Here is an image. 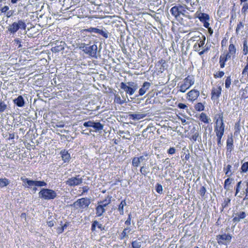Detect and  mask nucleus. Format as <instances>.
Listing matches in <instances>:
<instances>
[{"label":"nucleus","instance_id":"f257e3e1","mask_svg":"<svg viewBox=\"0 0 248 248\" xmlns=\"http://www.w3.org/2000/svg\"><path fill=\"white\" fill-rule=\"evenodd\" d=\"M218 118L220 119V126H216L215 127V131L217 138V145L221 147L222 145L221 140L224 134L225 125L223 123V113H221L218 115Z\"/></svg>","mask_w":248,"mask_h":248},{"label":"nucleus","instance_id":"f03ea898","mask_svg":"<svg viewBox=\"0 0 248 248\" xmlns=\"http://www.w3.org/2000/svg\"><path fill=\"white\" fill-rule=\"evenodd\" d=\"M39 197L45 200H53L57 197V193L53 190L43 188L39 192Z\"/></svg>","mask_w":248,"mask_h":248},{"label":"nucleus","instance_id":"7ed1b4c3","mask_svg":"<svg viewBox=\"0 0 248 248\" xmlns=\"http://www.w3.org/2000/svg\"><path fill=\"white\" fill-rule=\"evenodd\" d=\"M120 87L129 95H133L138 88L136 84L131 82H128L127 83L122 82Z\"/></svg>","mask_w":248,"mask_h":248},{"label":"nucleus","instance_id":"20e7f679","mask_svg":"<svg viewBox=\"0 0 248 248\" xmlns=\"http://www.w3.org/2000/svg\"><path fill=\"white\" fill-rule=\"evenodd\" d=\"M21 179L23 182L28 185L26 186L28 188H32L33 186L36 187L46 186L47 185V184L44 181L32 180L23 177H21Z\"/></svg>","mask_w":248,"mask_h":248},{"label":"nucleus","instance_id":"39448f33","mask_svg":"<svg viewBox=\"0 0 248 248\" xmlns=\"http://www.w3.org/2000/svg\"><path fill=\"white\" fill-rule=\"evenodd\" d=\"M26 28V25L25 22L22 20H19L18 22H15L11 25H9L8 27V30L11 33H16L19 28L25 30Z\"/></svg>","mask_w":248,"mask_h":248},{"label":"nucleus","instance_id":"423d86ee","mask_svg":"<svg viewBox=\"0 0 248 248\" xmlns=\"http://www.w3.org/2000/svg\"><path fill=\"white\" fill-rule=\"evenodd\" d=\"M184 82L180 86L179 91L182 93H185L194 83V78L189 76L184 79Z\"/></svg>","mask_w":248,"mask_h":248},{"label":"nucleus","instance_id":"0eeeda50","mask_svg":"<svg viewBox=\"0 0 248 248\" xmlns=\"http://www.w3.org/2000/svg\"><path fill=\"white\" fill-rule=\"evenodd\" d=\"M91 203L90 199L87 198H83L78 199L77 201L74 202L73 205L77 208H80L84 209L88 207Z\"/></svg>","mask_w":248,"mask_h":248},{"label":"nucleus","instance_id":"6e6552de","mask_svg":"<svg viewBox=\"0 0 248 248\" xmlns=\"http://www.w3.org/2000/svg\"><path fill=\"white\" fill-rule=\"evenodd\" d=\"M232 239V236L230 234H223L217 236V240L219 245L227 246L229 244Z\"/></svg>","mask_w":248,"mask_h":248},{"label":"nucleus","instance_id":"1a4fd4ad","mask_svg":"<svg viewBox=\"0 0 248 248\" xmlns=\"http://www.w3.org/2000/svg\"><path fill=\"white\" fill-rule=\"evenodd\" d=\"M82 178L78 175L68 178L65 183L70 186H75L80 185L82 183Z\"/></svg>","mask_w":248,"mask_h":248},{"label":"nucleus","instance_id":"9d476101","mask_svg":"<svg viewBox=\"0 0 248 248\" xmlns=\"http://www.w3.org/2000/svg\"><path fill=\"white\" fill-rule=\"evenodd\" d=\"M97 46L95 44H93L92 46H88L87 48L85 49V50H84V53L86 54L89 55L91 57L97 58Z\"/></svg>","mask_w":248,"mask_h":248},{"label":"nucleus","instance_id":"9b49d317","mask_svg":"<svg viewBox=\"0 0 248 248\" xmlns=\"http://www.w3.org/2000/svg\"><path fill=\"white\" fill-rule=\"evenodd\" d=\"M55 45H56V46L52 47L51 48L52 52L57 53L62 51L64 49L65 43L63 42H57Z\"/></svg>","mask_w":248,"mask_h":248},{"label":"nucleus","instance_id":"f8f14e48","mask_svg":"<svg viewBox=\"0 0 248 248\" xmlns=\"http://www.w3.org/2000/svg\"><path fill=\"white\" fill-rule=\"evenodd\" d=\"M221 93V88L220 86H218L217 88H213L212 90V100H217L220 96Z\"/></svg>","mask_w":248,"mask_h":248},{"label":"nucleus","instance_id":"ddd939ff","mask_svg":"<svg viewBox=\"0 0 248 248\" xmlns=\"http://www.w3.org/2000/svg\"><path fill=\"white\" fill-rule=\"evenodd\" d=\"M146 114L143 112H136L129 114V118L133 120H139L144 118Z\"/></svg>","mask_w":248,"mask_h":248},{"label":"nucleus","instance_id":"4468645a","mask_svg":"<svg viewBox=\"0 0 248 248\" xmlns=\"http://www.w3.org/2000/svg\"><path fill=\"white\" fill-rule=\"evenodd\" d=\"M151 84L149 82H144L141 87V88L139 90V93L140 96H142L144 95L146 91L149 90Z\"/></svg>","mask_w":248,"mask_h":248},{"label":"nucleus","instance_id":"2eb2a0df","mask_svg":"<svg viewBox=\"0 0 248 248\" xmlns=\"http://www.w3.org/2000/svg\"><path fill=\"white\" fill-rule=\"evenodd\" d=\"M187 94L189 100H195L199 96L200 93L196 90H192L189 91Z\"/></svg>","mask_w":248,"mask_h":248},{"label":"nucleus","instance_id":"dca6fc26","mask_svg":"<svg viewBox=\"0 0 248 248\" xmlns=\"http://www.w3.org/2000/svg\"><path fill=\"white\" fill-rule=\"evenodd\" d=\"M196 14L197 15V17L202 22L209 21L210 19L209 16L207 14L197 12Z\"/></svg>","mask_w":248,"mask_h":248},{"label":"nucleus","instance_id":"f3484780","mask_svg":"<svg viewBox=\"0 0 248 248\" xmlns=\"http://www.w3.org/2000/svg\"><path fill=\"white\" fill-rule=\"evenodd\" d=\"M170 12L176 18H178L181 14L185 16V14L180 10L179 8L177 6L172 7L170 9Z\"/></svg>","mask_w":248,"mask_h":248},{"label":"nucleus","instance_id":"a211bd4d","mask_svg":"<svg viewBox=\"0 0 248 248\" xmlns=\"http://www.w3.org/2000/svg\"><path fill=\"white\" fill-rule=\"evenodd\" d=\"M13 102L19 107H23L25 105L24 99L21 95H19L16 98L14 99Z\"/></svg>","mask_w":248,"mask_h":248},{"label":"nucleus","instance_id":"6ab92c4d","mask_svg":"<svg viewBox=\"0 0 248 248\" xmlns=\"http://www.w3.org/2000/svg\"><path fill=\"white\" fill-rule=\"evenodd\" d=\"M62 159L64 162H68L70 159V155L68 152L65 150H62L61 152Z\"/></svg>","mask_w":248,"mask_h":248},{"label":"nucleus","instance_id":"aec40b11","mask_svg":"<svg viewBox=\"0 0 248 248\" xmlns=\"http://www.w3.org/2000/svg\"><path fill=\"white\" fill-rule=\"evenodd\" d=\"M95 210L96 214L98 217L101 216L103 213L106 212L105 208L102 206L100 204H99L96 206Z\"/></svg>","mask_w":248,"mask_h":248},{"label":"nucleus","instance_id":"412c9836","mask_svg":"<svg viewBox=\"0 0 248 248\" xmlns=\"http://www.w3.org/2000/svg\"><path fill=\"white\" fill-rule=\"evenodd\" d=\"M111 199V197L108 196L105 200H103V201L98 202V203H100L102 206H103L104 208H105L108 204L110 203Z\"/></svg>","mask_w":248,"mask_h":248},{"label":"nucleus","instance_id":"4be33fe9","mask_svg":"<svg viewBox=\"0 0 248 248\" xmlns=\"http://www.w3.org/2000/svg\"><path fill=\"white\" fill-rule=\"evenodd\" d=\"M96 131H99L103 129V125L99 122H94L92 125Z\"/></svg>","mask_w":248,"mask_h":248},{"label":"nucleus","instance_id":"5701e85b","mask_svg":"<svg viewBox=\"0 0 248 248\" xmlns=\"http://www.w3.org/2000/svg\"><path fill=\"white\" fill-rule=\"evenodd\" d=\"M227 148L228 150L231 152L233 149V139L232 138H229L227 140Z\"/></svg>","mask_w":248,"mask_h":248},{"label":"nucleus","instance_id":"b1692460","mask_svg":"<svg viewBox=\"0 0 248 248\" xmlns=\"http://www.w3.org/2000/svg\"><path fill=\"white\" fill-rule=\"evenodd\" d=\"M149 155V153H148L147 152H145L143 153L142 155H141V156H140L139 157H137L139 159L141 163V162H143L144 161V162L146 161L148 159V156Z\"/></svg>","mask_w":248,"mask_h":248},{"label":"nucleus","instance_id":"393cba45","mask_svg":"<svg viewBox=\"0 0 248 248\" xmlns=\"http://www.w3.org/2000/svg\"><path fill=\"white\" fill-rule=\"evenodd\" d=\"M126 205V202L125 200H123L121 202L120 204L119 205L118 210L119 211L120 214L121 215H124V206Z\"/></svg>","mask_w":248,"mask_h":248},{"label":"nucleus","instance_id":"a878e982","mask_svg":"<svg viewBox=\"0 0 248 248\" xmlns=\"http://www.w3.org/2000/svg\"><path fill=\"white\" fill-rule=\"evenodd\" d=\"M132 248H140L141 246V240L138 239L132 242Z\"/></svg>","mask_w":248,"mask_h":248},{"label":"nucleus","instance_id":"bb28decb","mask_svg":"<svg viewBox=\"0 0 248 248\" xmlns=\"http://www.w3.org/2000/svg\"><path fill=\"white\" fill-rule=\"evenodd\" d=\"M200 119L201 121L203 122L204 123L208 124L209 119L206 114L204 113H202L200 116Z\"/></svg>","mask_w":248,"mask_h":248},{"label":"nucleus","instance_id":"cd10ccee","mask_svg":"<svg viewBox=\"0 0 248 248\" xmlns=\"http://www.w3.org/2000/svg\"><path fill=\"white\" fill-rule=\"evenodd\" d=\"M10 184V181L6 178L0 179V186H6Z\"/></svg>","mask_w":248,"mask_h":248},{"label":"nucleus","instance_id":"c85d7f7f","mask_svg":"<svg viewBox=\"0 0 248 248\" xmlns=\"http://www.w3.org/2000/svg\"><path fill=\"white\" fill-rule=\"evenodd\" d=\"M243 7L242 8L241 12L244 15H246L248 13V3L246 2H243Z\"/></svg>","mask_w":248,"mask_h":248},{"label":"nucleus","instance_id":"c756f323","mask_svg":"<svg viewBox=\"0 0 248 248\" xmlns=\"http://www.w3.org/2000/svg\"><path fill=\"white\" fill-rule=\"evenodd\" d=\"M7 108V106L4 101L0 100V113H2Z\"/></svg>","mask_w":248,"mask_h":248},{"label":"nucleus","instance_id":"7c9ffc66","mask_svg":"<svg viewBox=\"0 0 248 248\" xmlns=\"http://www.w3.org/2000/svg\"><path fill=\"white\" fill-rule=\"evenodd\" d=\"M141 162L137 157H134L132 160V164L134 167H138Z\"/></svg>","mask_w":248,"mask_h":248},{"label":"nucleus","instance_id":"2f4dec72","mask_svg":"<svg viewBox=\"0 0 248 248\" xmlns=\"http://www.w3.org/2000/svg\"><path fill=\"white\" fill-rule=\"evenodd\" d=\"M235 52L236 48L235 46L232 44H230L229 46V53L232 56H233Z\"/></svg>","mask_w":248,"mask_h":248},{"label":"nucleus","instance_id":"473e14b6","mask_svg":"<svg viewBox=\"0 0 248 248\" xmlns=\"http://www.w3.org/2000/svg\"><path fill=\"white\" fill-rule=\"evenodd\" d=\"M97 33L100 35H101L102 36H103V37H104L106 38H108V32L106 30H103L98 29Z\"/></svg>","mask_w":248,"mask_h":248},{"label":"nucleus","instance_id":"72a5a7b5","mask_svg":"<svg viewBox=\"0 0 248 248\" xmlns=\"http://www.w3.org/2000/svg\"><path fill=\"white\" fill-rule=\"evenodd\" d=\"M195 108L197 111H201L204 109V107L202 103H198L195 105Z\"/></svg>","mask_w":248,"mask_h":248},{"label":"nucleus","instance_id":"f704fd0d","mask_svg":"<svg viewBox=\"0 0 248 248\" xmlns=\"http://www.w3.org/2000/svg\"><path fill=\"white\" fill-rule=\"evenodd\" d=\"M227 61L226 58H224L221 56L219 57V63L221 68H224L225 64V62Z\"/></svg>","mask_w":248,"mask_h":248},{"label":"nucleus","instance_id":"c9c22d12","mask_svg":"<svg viewBox=\"0 0 248 248\" xmlns=\"http://www.w3.org/2000/svg\"><path fill=\"white\" fill-rule=\"evenodd\" d=\"M241 169L242 172H246L248 170V161L243 164Z\"/></svg>","mask_w":248,"mask_h":248},{"label":"nucleus","instance_id":"e433bc0d","mask_svg":"<svg viewBox=\"0 0 248 248\" xmlns=\"http://www.w3.org/2000/svg\"><path fill=\"white\" fill-rule=\"evenodd\" d=\"M231 84V77L229 76L225 80V82L226 88L229 89L230 87Z\"/></svg>","mask_w":248,"mask_h":248},{"label":"nucleus","instance_id":"4c0bfd02","mask_svg":"<svg viewBox=\"0 0 248 248\" xmlns=\"http://www.w3.org/2000/svg\"><path fill=\"white\" fill-rule=\"evenodd\" d=\"M235 215L238 216L240 219L244 218L246 216V213L243 211L237 212Z\"/></svg>","mask_w":248,"mask_h":248},{"label":"nucleus","instance_id":"58836bf2","mask_svg":"<svg viewBox=\"0 0 248 248\" xmlns=\"http://www.w3.org/2000/svg\"><path fill=\"white\" fill-rule=\"evenodd\" d=\"M243 51L244 55H246L248 52V46L247 41H244L243 43Z\"/></svg>","mask_w":248,"mask_h":248},{"label":"nucleus","instance_id":"ea45409f","mask_svg":"<svg viewBox=\"0 0 248 248\" xmlns=\"http://www.w3.org/2000/svg\"><path fill=\"white\" fill-rule=\"evenodd\" d=\"M205 37L203 36L202 40L200 39L197 41V43L198 44V46H200V48H201V47H202L203 46V45L205 44Z\"/></svg>","mask_w":248,"mask_h":248},{"label":"nucleus","instance_id":"a19ab883","mask_svg":"<svg viewBox=\"0 0 248 248\" xmlns=\"http://www.w3.org/2000/svg\"><path fill=\"white\" fill-rule=\"evenodd\" d=\"M231 200L229 198H226L224 199L223 203H222V207L225 208L228 206V204L230 203Z\"/></svg>","mask_w":248,"mask_h":248},{"label":"nucleus","instance_id":"79ce46f5","mask_svg":"<svg viewBox=\"0 0 248 248\" xmlns=\"http://www.w3.org/2000/svg\"><path fill=\"white\" fill-rule=\"evenodd\" d=\"M163 190V187L161 185L157 184L156 186V191L158 193H161Z\"/></svg>","mask_w":248,"mask_h":248},{"label":"nucleus","instance_id":"37998d69","mask_svg":"<svg viewBox=\"0 0 248 248\" xmlns=\"http://www.w3.org/2000/svg\"><path fill=\"white\" fill-rule=\"evenodd\" d=\"M94 222L96 226L98 228L100 229L101 231L105 230V227L103 226L102 224L99 223L98 221L94 220Z\"/></svg>","mask_w":248,"mask_h":248},{"label":"nucleus","instance_id":"c03bdc74","mask_svg":"<svg viewBox=\"0 0 248 248\" xmlns=\"http://www.w3.org/2000/svg\"><path fill=\"white\" fill-rule=\"evenodd\" d=\"M231 168H232L231 165H228L227 166V167H226V172H225V174H226V175H227V176H228V177H230V176L231 175V174H232V173H231L230 174H229V172L231 171Z\"/></svg>","mask_w":248,"mask_h":248},{"label":"nucleus","instance_id":"a18cd8bd","mask_svg":"<svg viewBox=\"0 0 248 248\" xmlns=\"http://www.w3.org/2000/svg\"><path fill=\"white\" fill-rule=\"evenodd\" d=\"M121 134H125V135H124V136H122V138L123 139H128L129 140H131V138L128 137V136H130V133H129V132L128 131H127L126 132H125L124 131H123L121 132Z\"/></svg>","mask_w":248,"mask_h":248},{"label":"nucleus","instance_id":"49530a36","mask_svg":"<svg viewBox=\"0 0 248 248\" xmlns=\"http://www.w3.org/2000/svg\"><path fill=\"white\" fill-rule=\"evenodd\" d=\"M140 172L142 175L144 176H146V174L148 173V171H147L146 170V167H144V166H142L140 168Z\"/></svg>","mask_w":248,"mask_h":248},{"label":"nucleus","instance_id":"de8ad7c7","mask_svg":"<svg viewBox=\"0 0 248 248\" xmlns=\"http://www.w3.org/2000/svg\"><path fill=\"white\" fill-rule=\"evenodd\" d=\"M98 29H99L96 28L90 27L87 30V31L90 32H94L97 33Z\"/></svg>","mask_w":248,"mask_h":248},{"label":"nucleus","instance_id":"09e8293b","mask_svg":"<svg viewBox=\"0 0 248 248\" xmlns=\"http://www.w3.org/2000/svg\"><path fill=\"white\" fill-rule=\"evenodd\" d=\"M88 47V45H86L85 43H81L79 46V48L80 49H82V51L84 52V50L85 49H87Z\"/></svg>","mask_w":248,"mask_h":248},{"label":"nucleus","instance_id":"8fccbe9b","mask_svg":"<svg viewBox=\"0 0 248 248\" xmlns=\"http://www.w3.org/2000/svg\"><path fill=\"white\" fill-rule=\"evenodd\" d=\"M242 74L243 76H248V64H246V65L243 70Z\"/></svg>","mask_w":248,"mask_h":248},{"label":"nucleus","instance_id":"3c124183","mask_svg":"<svg viewBox=\"0 0 248 248\" xmlns=\"http://www.w3.org/2000/svg\"><path fill=\"white\" fill-rule=\"evenodd\" d=\"M224 75V73L223 71H219L218 73H216V74L214 75V77L215 78H220L222 77Z\"/></svg>","mask_w":248,"mask_h":248},{"label":"nucleus","instance_id":"603ef678","mask_svg":"<svg viewBox=\"0 0 248 248\" xmlns=\"http://www.w3.org/2000/svg\"><path fill=\"white\" fill-rule=\"evenodd\" d=\"M241 183L242 182L240 181L237 184L235 196H237L238 193H239Z\"/></svg>","mask_w":248,"mask_h":248},{"label":"nucleus","instance_id":"864d4df0","mask_svg":"<svg viewBox=\"0 0 248 248\" xmlns=\"http://www.w3.org/2000/svg\"><path fill=\"white\" fill-rule=\"evenodd\" d=\"M128 233V232H127L125 230H124V231H123V232H122V233L121 234V239H123L124 237H128V235H127Z\"/></svg>","mask_w":248,"mask_h":248},{"label":"nucleus","instance_id":"5fc2aeb1","mask_svg":"<svg viewBox=\"0 0 248 248\" xmlns=\"http://www.w3.org/2000/svg\"><path fill=\"white\" fill-rule=\"evenodd\" d=\"M93 123V122L89 121L85 122L83 124V125L85 127H92Z\"/></svg>","mask_w":248,"mask_h":248},{"label":"nucleus","instance_id":"6e6d98bb","mask_svg":"<svg viewBox=\"0 0 248 248\" xmlns=\"http://www.w3.org/2000/svg\"><path fill=\"white\" fill-rule=\"evenodd\" d=\"M231 179L229 178L225 180V182H224V188L225 189H228V188L227 187V186L228 185H230L231 184Z\"/></svg>","mask_w":248,"mask_h":248},{"label":"nucleus","instance_id":"4d7b16f0","mask_svg":"<svg viewBox=\"0 0 248 248\" xmlns=\"http://www.w3.org/2000/svg\"><path fill=\"white\" fill-rule=\"evenodd\" d=\"M199 136V134L198 132H196L192 136L191 139L193 141H196Z\"/></svg>","mask_w":248,"mask_h":248},{"label":"nucleus","instance_id":"13d9d810","mask_svg":"<svg viewBox=\"0 0 248 248\" xmlns=\"http://www.w3.org/2000/svg\"><path fill=\"white\" fill-rule=\"evenodd\" d=\"M200 194L202 196H204L206 192V188L204 186H202L200 190Z\"/></svg>","mask_w":248,"mask_h":248},{"label":"nucleus","instance_id":"bf43d9fd","mask_svg":"<svg viewBox=\"0 0 248 248\" xmlns=\"http://www.w3.org/2000/svg\"><path fill=\"white\" fill-rule=\"evenodd\" d=\"M176 149L174 147H171L168 150V153L170 155L175 154Z\"/></svg>","mask_w":248,"mask_h":248},{"label":"nucleus","instance_id":"052dcab7","mask_svg":"<svg viewBox=\"0 0 248 248\" xmlns=\"http://www.w3.org/2000/svg\"><path fill=\"white\" fill-rule=\"evenodd\" d=\"M243 25L241 22H240L237 25L236 29V32L238 33L241 28L243 27Z\"/></svg>","mask_w":248,"mask_h":248},{"label":"nucleus","instance_id":"680f3d73","mask_svg":"<svg viewBox=\"0 0 248 248\" xmlns=\"http://www.w3.org/2000/svg\"><path fill=\"white\" fill-rule=\"evenodd\" d=\"M125 224L126 225H130V224H131V215L130 214H129L128 215V217L127 219V220L125 221Z\"/></svg>","mask_w":248,"mask_h":248},{"label":"nucleus","instance_id":"e2e57ef3","mask_svg":"<svg viewBox=\"0 0 248 248\" xmlns=\"http://www.w3.org/2000/svg\"><path fill=\"white\" fill-rule=\"evenodd\" d=\"M178 107L181 109H185L186 108H187V106L184 104L179 103L178 105Z\"/></svg>","mask_w":248,"mask_h":248},{"label":"nucleus","instance_id":"0e129e2a","mask_svg":"<svg viewBox=\"0 0 248 248\" xmlns=\"http://www.w3.org/2000/svg\"><path fill=\"white\" fill-rule=\"evenodd\" d=\"M231 54H230L229 53L223 54L221 55L222 57H223L224 58H226V60H227L228 59H230L231 57Z\"/></svg>","mask_w":248,"mask_h":248},{"label":"nucleus","instance_id":"69168bd1","mask_svg":"<svg viewBox=\"0 0 248 248\" xmlns=\"http://www.w3.org/2000/svg\"><path fill=\"white\" fill-rule=\"evenodd\" d=\"M9 8L8 6H5L1 9L0 11L2 13H5L6 11H7L9 10Z\"/></svg>","mask_w":248,"mask_h":248},{"label":"nucleus","instance_id":"338daca9","mask_svg":"<svg viewBox=\"0 0 248 248\" xmlns=\"http://www.w3.org/2000/svg\"><path fill=\"white\" fill-rule=\"evenodd\" d=\"M241 219L239 218V217L235 215V216L233 218L232 221L233 222H238L240 221Z\"/></svg>","mask_w":248,"mask_h":248},{"label":"nucleus","instance_id":"774afa93","mask_svg":"<svg viewBox=\"0 0 248 248\" xmlns=\"http://www.w3.org/2000/svg\"><path fill=\"white\" fill-rule=\"evenodd\" d=\"M210 47V46L208 45L207 44H206L205 46L203 47V50L205 52H206L209 50Z\"/></svg>","mask_w":248,"mask_h":248}]
</instances>
